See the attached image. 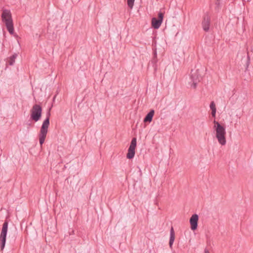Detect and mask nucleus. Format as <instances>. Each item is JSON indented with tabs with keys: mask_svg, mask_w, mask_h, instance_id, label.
I'll list each match as a JSON object with an SVG mask.
<instances>
[{
	"mask_svg": "<svg viewBox=\"0 0 253 253\" xmlns=\"http://www.w3.org/2000/svg\"><path fill=\"white\" fill-rule=\"evenodd\" d=\"M213 129L215 131V136L218 142L220 145H225L226 143L225 128L215 120L213 121Z\"/></svg>",
	"mask_w": 253,
	"mask_h": 253,
	"instance_id": "f257e3e1",
	"label": "nucleus"
},
{
	"mask_svg": "<svg viewBox=\"0 0 253 253\" xmlns=\"http://www.w3.org/2000/svg\"><path fill=\"white\" fill-rule=\"evenodd\" d=\"M46 118L44 120L40 129V133L39 134V142L42 146L44 142L46 134L48 132V128L49 126V118L50 116V109L47 113Z\"/></svg>",
	"mask_w": 253,
	"mask_h": 253,
	"instance_id": "f03ea898",
	"label": "nucleus"
},
{
	"mask_svg": "<svg viewBox=\"0 0 253 253\" xmlns=\"http://www.w3.org/2000/svg\"><path fill=\"white\" fill-rule=\"evenodd\" d=\"M1 19L6 26L7 31L12 35L14 33V28L12 16L10 10L4 9L1 14Z\"/></svg>",
	"mask_w": 253,
	"mask_h": 253,
	"instance_id": "7ed1b4c3",
	"label": "nucleus"
},
{
	"mask_svg": "<svg viewBox=\"0 0 253 253\" xmlns=\"http://www.w3.org/2000/svg\"><path fill=\"white\" fill-rule=\"evenodd\" d=\"M202 79V77L199 69L192 70L190 77V81L189 82V84L191 87L196 88L198 83L201 81Z\"/></svg>",
	"mask_w": 253,
	"mask_h": 253,
	"instance_id": "20e7f679",
	"label": "nucleus"
},
{
	"mask_svg": "<svg viewBox=\"0 0 253 253\" xmlns=\"http://www.w3.org/2000/svg\"><path fill=\"white\" fill-rule=\"evenodd\" d=\"M42 107L38 104L34 105L31 110V119L35 122H38L41 118Z\"/></svg>",
	"mask_w": 253,
	"mask_h": 253,
	"instance_id": "39448f33",
	"label": "nucleus"
},
{
	"mask_svg": "<svg viewBox=\"0 0 253 253\" xmlns=\"http://www.w3.org/2000/svg\"><path fill=\"white\" fill-rule=\"evenodd\" d=\"M8 229V222L7 221H5L2 225V227L1 229V232L0 236V240L1 242L0 245V249L1 250H3L4 248L5 242H6V237L7 232Z\"/></svg>",
	"mask_w": 253,
	"mask_h": 253,
	"instance_id": "423d86ee",
	"label": "nucleus"
},
{
	"mask_svg": "<svg viewBox=\"0 0 253 253\" xmlns=\"http://www.w3.org/2000/svg\"><path fill=\"white\" fill-rule=\"evenodd\" d=\"M136 146V138L134 137L132 139L130 145L128 150V153L126 155L127 158L130 159L134 157L135 154V149Z\"/></svg>",
	"mask_w": 253,
	"mask_h": 253,
	"instance_id": "0eeeda50",
	"label": "nucleus"
},
{
	"mask_svg": "<svg viewBox=\"0 0 253 253\" xmlns=\"http://www.w3.org/2000/svg\"><path fill=\"white\" fill-rule=\"evenodd\" d=\"M163 17L164 14L160 12L158 13V19L155 17L152 19V26L154 29H157L160 27L163 22Z\"/></svg>",
	"mask_w": 253,
	"mask_h": 253,
	"instance_id": "6e6552de",
	"label": "nucleus"
},
{
	"mask_svg": "<svg viewBox=\"0 0 253 253\" xmlns=\"http://www.w3.org/2000/svg\"><path fill=\"white\" fill-rule=\"evenodd\" d=\"M199 216L197 214H194L190 218L191 228L195 230L197 228Z\"/></svg>",
	"mask_w": 253,
	"mask_h": 253,
	"instance_id": "1a4fd4ad",
	"label": "nucleus"
},
{
	"mask_svg": "<svg viewBox=\"0 0 253 253\" xmlns=\"http://www.w3.org/2000/svg\"><path fill=\"white\" fill-rule=\"evenodd\" d=\"M210 25V19L208 16H205L202 22V26L204 30L207 32L209 30Z\"/></svg>",
	"mask_w": 253,
	"mask_h": 253,
	"instance_id": "9d476101",
	"label": "nucleus"
},
{
	"mask_svg": "<svg viewBox=\"0 0 253 253\" xmlns=\"http://www.w3.org/2000/svg\"><path fill=\"white\" fill-rule=\"evenodd\" d=\"M155 111L154 110H151L146 115L144 119V122L150 123L152 121L153 117L154 115Z\"/></svg>",
	"mask_w": 253,
	"mask_h": 253,
	"instance_id": "9b49d317",
	"label": "nucleus"
},
{
	"mask_svg": "<svg viewBox=\"0 0 253 253\" xmlns=\"http://www.w3.org/2000/svg\"><path fill=\"white\" fill-rule=\"evenodd\" d=\"M175 239V233L174 231V229L173 227H171L170 230V238H169V245L170 248H171L173 243L174 242Z\"/></svg>",
	"mask_w": 253,
	"mask_h": 253,
	"instance_id": "f8f14e48",
	"label": "nucleus"
},
{
	"mask_svg": "<svg viewBox=\"0 0 253 253\" xmlns=\"http://www.w3.org/2000/svg\"><path fill=\"white\" fill-rule=\"evenodd\" d=\"M210 108L211 110V115L212 117H215L216 113V107L215 104L213 101H212L210 104Z\"/></svg>",
	"mask_w": 253,
	"mask_h": 253,
	"instance_id": "ddd939ff",
	"label": "nucleus"
},
{
	"mask_svg": "<svg viewBox=\"0 0 253 253\" xmlns=\"http://www.w3.org/2000/svg\"><path fill=\"white\" fill-rule=\"evenodd\" d=\"M17 56V54L16 53H14L10 57L9 60V64L10 65H13L15 62V60Z\"/></svg>",
	"mask_w": 253,
	"mask_h": 253,
	"instance_id": "4468645a",
	"label": "nucleus"
},
{
	"mask_svg": "<svg viewBox=\"0 0 253 253\" xmlns=\"http://www.w3.org/2000/svg\"><path fill=\"white\" fill-rule=\"evenodd\" d=\"M135 0H127V4L130 9H132L134 5Z\"/></svg>",
	"mask_w": 253,
	"mask_h": 253,
	"instance_id": "2eb2a0df",
	"label": "nucleus"
},
{
	"mask_svg": "<svg viewBox=\"0 0 253 253\" xmlns=\"http://www.w3.org/2000/svg\"><path fill=\"white\" fill-rule=\"evenodd\" d=\"M250 63V57L248 56V60L246 64V69H245L246 71L248 70V68H249Z\"/></svg>",
	"mask_w": 253,
	"mask_h": 253,
	"instance_id": "dca6fc26",
	"label": "nucleus"
},
{
	"mask_svg": "<svg viewBox=\"0 0 253 253\" xmlns=\"http://www.w3.org/2000/svg\"><path fill=\"white\" fill-rule=\"evenodd\" d=\"M204 253H210V252L207 249H205L204 250Z\"/></svg>",
	"mask_w": 253,
	"mask_h": 253,
	"instance_id": "f3484780",
	"label": "nucleus"
},
{
	"mask_svg": "<svg viewBox=\"0 0 253 253\" xmlns=\"http://www.w3.org/2000/svg\"><path fill=\"white\" fill-rule=\"evenodd\" d=\"M220 0H217V1L216 2V4L217 5H218V4H219V1H220Z\"/></svg>",
	"mask_w": 253,
	"mask_h": 253,
	"instance_id": "a211bd4d",
	"label": "nucleus"
}]
</instances>
